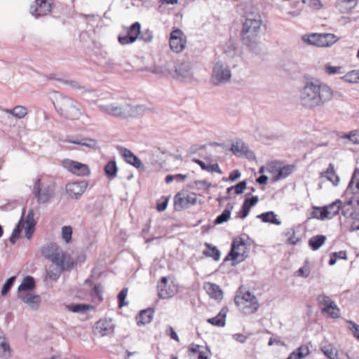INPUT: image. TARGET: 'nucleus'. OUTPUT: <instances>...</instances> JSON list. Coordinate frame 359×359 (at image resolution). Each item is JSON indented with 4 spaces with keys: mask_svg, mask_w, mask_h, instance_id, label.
Returning <instances> with one entry per match:
<instances>
[{
    "mask_svg": "<svg viewBox=\"0 0 359 359\" xmlns=\"http://www.w3.org/2000/svg\"><path fill=\"white\" fill-rule=\"evenodd\" d=\"M294 166L287 165L277 169V174L273 177L274 181H278L287 177L293 171Z\"/></svg>",
    "mask_w": 359,
    "mask_h": 359,
    "instance_id": "32",
    "label": "nucleus"
},
{
    "mask_svg": "<svg viewBox=\"0 0 359 359\" xmlns=\"http://www.w3.org/2000/svg\"><path fill=\"white\" fill-rule=\"evenodd\" d=\"M118 150L128 163L132 165L136 168L142 167L141 161L130 150L123 147H118Z\"/></svg>",
    "mask_w": 359,
    "mask_h": 359,
    "instance_id": "21",
    "label": "nucleus"
},
{
    "mask_svg": "<svg viewBox=\"0 0 359 359\" xmlns=\"http://www.w3.org/2000/svg\"><path fill=\"white\" fill-rule=\"evenodd\" d=\"M311 216L313 218L324 220L328 218L327 210L325 209V206L323 208H315V210L311 213Z\"/></svg>",
    "mask_w": 359,
    "mask_h": 359,
    "instance_id": "47",
    "label": "nucleus"
},
{
    "mask_svg": "<svg viewBox=\"0 0 359 359\" xmlns=\"http://www.w3.org/2000/svg\"><path fill=\"white\" fill-rule=\"evenodd\" d=\"M203 288L211 298L216 300L222 299V290L217 284L212 283H205L204 284Z\"/></svg>",
    "mask_w": 359,
    "mask_h": 359,
    "instance_id": "24",
    "label": "nucleus"
},
{
    "mask_svg": "<svg viewBox=\"0 0 359 359\" xmlns=\"http://www.w3.org/2000/svg\"><path fill=\"white\" fill-rule=\"evenodd\" d=\"M15 280V277L12 276L10 277L6 282L4 284L1 293L2 296H5L7 294V293L10 291L11 287H13L14 282Z\"/></svg>",
    "mask_w": 359,
    "mask_h": 359,
    "instance_id": "52",
    "label": "nucleus"
},
{
    "mask_svg": "<svg viewBox=\"0 0 359 359\" xmlns=\"http://www.w3.org/2000/svg\"><path fill=\"white\" fill-rule=\"evenodd\" d=\"M206 171L210 172H217L219 174H222V171L220 169L219 165L217 163H214L211 165H208V170Z\"/></svg>",
    "mask_w": 359,
    "mask_h": 359,
    "instance_id": "63",
    "label": "nucleus"
},
{
    "mask_svg": "<svg viewBox=\"0 0 359 359\" xmlns=\"http://www.w3.org/2000/svg\"><path fill=\"white\" fill-rule=\"evenodd\" d=\"M326 236L317 235L311 237L309 241V246L313 251L318 250L326 241Z\"/></svg>",
    "mask_w": 359,
    "mask_h": 359,
    "instance_id": "33",
    "label": "nucleus"
},
{
    "mask_svg": "<svg viewBox=\"0 0 359 359\" xmlns=\"http://www.w3.org/2000/svg\"><path fill=\"white\" fill-rule=\"evenodd\" d=\"M104 172L107 177L109 179H114L116 177L118 168L116 163L114 160L109 161L104 166Z\"/></svg>",
    "mask_w": 359,
    "mask_h": 359,
    "instance_id": "37",
    "label": "nucleus"
},
{
    "mask_svg": "<svg viewBox=\"0 0 359 359\" xmlns=\"http://www.w3.org/2000/svg\"><path fill=\"white\" fill-rule=\"evenodd\" d=\"M346 323L348 325V327L353 337L359 340V325L352 320H347Z\"/></svg>",
    "mask_w": 359,
    "mask_h": 359,
    "instance_id": "53",
    "label": "nucleus"
},
{
    "mask_svg": "<svg viewBox=\"0 0 359 359\" xmlns=\"http://www.w3.org/2000/svg\"><path fill=\"white\" fill-rule=\"evenodd\" d=\"M64 167L78 176H86L90 174L88 166L77 161L66 160L64 162Z\"/></svg>",
    "mask_w": 359,
    "mask_h": 359,
    "instance_id": "17",
    "label": "nucleus"
},
{
    "mask_svg": "<svg viewBox=\"0 0 359 359\" xmlns=\"http://www.w3.org/2000/svg\"><path fill=\"white\" fill-rule=\"evenodd\" d=\"M291 233V236L287 238V243L291 245H296L300 241L299 238L295 237V231L294 229H290L287 234Z\"/></svg>",
    "mask_w": 359,
    "mask_h": 359,
    "instance_id": "60",
    "label": "nucleus"
},
{
    "mask_svg": "<svg viewBox=\"0 0 359 359\" xmlns=\"http://www.w3.org/2000/svg\"><path fill=\"white\" fill-rule=\"evenodd\" d=\"M102 292V287L101 285H95L92 291V296L94 298H97L99 301L102 300L101 294Z\"/></svg>",
    "mask_w": 359,
    "mask_h": 359,
    "instance_id": "59",
    "label": "nucleus"
},
{
    "mask_svg": "<svg viewBox=\"0 0 359 359\" xmlns=\"http://www.w3.org/2000/svg\"><path fill=\"white\" fill-rule=\"evenodd\" d=\"M13 117L21 119L24 118L28 113L27 109L22 105H18L13 108Z\"/></svg>",
    "mask_w": 359,
    "mask_h": 359,
    "instance_id": "48",
    "label": "nucleus"
},
{
    "mask_svg": "<svg viewBox=\"0 0 359 359\" xmlns=\"http://www.w3.org/2000/svg\"><path fill=\"white\" fill-rule=\"evenodd\" d=\"M245 243L242 238H240L239 240H234L232 242L231 249L226 259L230 258L237 262H243L247 257L245 251Z\"/></svg>",
    "mask_w": 359,
    "mask_h": 359,
    "instance_id": "12",
    "label": "nucleus"
},
{
    "mask_svg": "<svg viewBox=\"0 0 359 359\" xmlns=\"http://www.w3.org/2000/svg\"><path fill=\"white\" fill-rule=\"evenodd\" d=\"M153 37L152 32L147 29L142 32H140L139 39L146 43H149L153 40Z\"/></svg>",
    "mask_w": 359,
    "mask_h": 359,
    "instance_id": "55",
    "label": "nucleus"
},
{
    "mask_svg": "<svg viewBox=\"0 0 359 359\" xmlns=\"http://www.w3.org/2000/svg\"><path fill=\"white\" fill-rule=\"evenodd\" d=\"M51 0H36L35 4L30 7V13L35 18L48 14L52 9Z\"/></svg>",
    "mask_w": 359,
    "mask_h": 359,
    "instance_id": "14",
    "label": "nucleus"
},
{
    "mask_svg": "<svg viewBox=\"0 0 359 359\" xmlns=\"http://www.w3.org/2000/svg\"><path fill=\"white\" fill-rule=\"evenodd\" d=\"M341 79L347 83H359V69L350 71L343 76Z\"/></svg>",
    "mask_w": 359,
    "mask_h": 359,
    "instance_id": "40",
    "label": "nucleus"
},
{
    "mask_svg": "<svg viewBox=\"0 0 359 359\" xmlns=\"http://www.w3.org/2000/svg\"><path fill=\"white\" fill-rule=\"evenodd\" d=\"M224 53L226 55L230 58H233L236 55H238V49L236 46L235 43L229 41L226 44L224 50Z\"/></svg>",
    "mask_w": 359,
    "mask_h": 359,
    "instance_id": "42",
    "label": "nucleus"
},
{
    "mask_svg": "<svg viewBox=\"0 0 359 359\" xmlns=\"http://www.w3.org/2000/svg\"><path fill=\"white\" fill-rule=\"evenodd\" d=\"M141 25L139 22L133 23L128 29L127 34L131 37V41H135L140 34Z\"/></svg>",
    "mask_w": 359,
    "mask_h": 359,
    "instance_id": "39",
    "label": "nucleus"
},
{
    "mask_svg": "<svg viewBox=\"0 0 359 359\" xmlns=\"http://www.w3.org/2000/svg\"><path fill=\"white\" fill-rule=\"evenodd\" d=\"M177 77L186 81H191L194 78L192 65L190 62H183L175 67Z\"/></svg>",
    "mask_w": 359,
    "mask_h": 359,
    "instance_id": "18",
    "label": "nucleus"
},
{
    "mask_svg": "<svg viewBox=\"0 0 359 359\" xmlns=\"http://www.w3.org/2000/svg\"><path fill=\"white\" fill-rule=\"evenodd\" d=\"M341 137L349 140L353 144H359V130H352Z\"/></svg>",
    "mask_w": 359,
    "mask_h": 359,
    "instance_id": "50",
    "label": "nucleus"
},
{
    "mask_svg": "<svg viewBox=\"0 0 359 359\" xmlns=\"http://www.w3.org/2000/svg\"><path fill=\"white\" fill-rule=\"evenodd\" d=\"M231 78V69L226 63L218 61L213 65L210 77L211 83L219 86L228 83Z\"/></svg>",
    "mask_w": 359,
    "mask_h": 359,
    "instance_id": "7",
    "label": "nucleus"
},
{
    "mask_svg": "<svg viewBox=\"0 0 359 359\" xmlns=\"http://www.w3.org/2000/svg\"><path fill=\"white\" fill-rule=\"evenodd\" d=\"M341 201L339 199H337L335 201L332 202L331 204L325 206V209L327 210L328 218L331 219L336 216L341 208Z\"/></svg>",
    "mask_w": 359,
    "mask_h": 359,
    "instance_id": "38",
    "label": "nucleus"
},
{
    "mask_svg": "<svg viewBox=\"0 0 359 359\" xmlns=\"http://www.w3.org/2000/svg\"><path fill=\"white\" fill-rule=\"evenodd\" d=\"M35 287V280L31 276L25 277L18 288V294L27 293Z\"/></svg>",
    "mask_w": 359,
    "mask_h": 359,
    "instance_id": "28",
    "label": "nucleus"
},
{
    "mask_svg": "<svg viewBox=\"0 0 359 359\" xmlns=\"http://www.w3.org/2000/svg\"><path fill=\"white\" fill-rule=\"evenodd\" d=\"M205 246L208 248V250H205L203 254L206 257H212L215 261L219 260L220 258L219 250L215 246H212L209 243H205Z\"/></svg>",
    "mask_w": 359,
    "mask_h": 359,
    "instance_id": "41",
    "label": "nucleus"
},
{
    "mask_svg": "<svg viewBox=\"0 0 359 359\" xmlns=\"http://www.w3.org/2000/svg\"><path fill=\"white\" fill-rule=\"evenodd\" d=\"M11 348L7 339L0 341V355L8 358L11 356Z\"/></svg>",
    "mask_w": 359,
    "mask_h": 359,
    "instance_id": "44",
    "label": "nucleus"
},
{
    "mask_svg": "<svg viewBox=\"0 0 359 359\" xmlns=\"http://www.w3.org/2000/svg\"><path fill=\"white\" fill-rule=\"evenodd\" d=\"M154 311L151 309L142 310L136 317L137 324L139 326L150 323L154 318Z\"/></svg>",
    "mask_w": 359,
    "mask_h": 359,
    "instance_id": "26",
    "label": "nucleus"
},
{
    "mask_svg": "<svg viewBox=\"0 0 359 359\" xmlns=\"http://www.w3.org/2000/svg\"><path fill=\"white\" fill-rule=\"evenodd\" d=\"M72 229L70 226H64L62 228V238L67 243L72 241Z\"/></svg>",
    "mask_w": 359,
    "mask_h": 359,
    "instance_id": "51",
    "label": "nucleus"
},
{
    "mask_svg": "<svg viewBox=\"0 0 359 359\" xmlns=\"http://www.w3.org/2000/svg\"><path fill=\"white\" fill-rule=\"evenodd\" d=\"M302 3L316 10H320L323 6L320 0H302Z\"/></svg>",
    "mask_w": 359,
    "mask_h": 359,
    "instance_id": "56",
    "label": "nucleus"
},
{
    "mask_svg": "<svg viewBox=\"0 0 359 359\" xmlns=\"http://www.w3.org/2000/svg\"><path fill=\"white\" fill-rule=\"evenodd\" d=\"M25 210L23 209L22 215L19 220L18 224L13 229L11 236L9 238L10 242L14 245L18 238L20 237V235L23 229H25V236L27 240H30L32 238V234L35 230L36 221L34 219V211L32 208H30L28 210L27 215L24 219Z\"/></svg>",
    "mask_w": 359,
    "mask_h": 359,
    "instance_id": "4",
    "label": "nucleus"
},
{
    "mask_svg": "<svg viewBox=\"0 0 359 359\" xmlns=\"http://www.w3.org/2000/svg\"><path fill=\"white\" fill-rule=\"evenodd\" d=\"M317 301L323 313H324L325 311H327L328 309H334L336 303L327 295H319L317 297Z\"/></svg>",
    "mask_w": 359,
    "mask_h": 359,
    "instance_id": "29",
    "label": "nucleus"
},
{
    "mask_svg": "<svg viewBox=\"0 0 359 359\" xmlns=\"http://www.w3.org/2000/svg\"><path fill=\"white\" fill-rule=\"evenodd\" d=\"M228 312L227 308H222L219 313L215 317L208 318V323L217 327H224L225 325V318Z\"/></svg>",
    "mask_w": 359,
    "mask_h": 359,
    "instance_id": "30",
    "label": "nucleus"
},
{
    "mask_svg": "<svg viewBox=\"0 0 359 359\" xmlns=\"http://www.w3.org/2000/svg\"><path fill=\"white\" fill-rule=\"evenodd\" d=\"M48 259L56 264L60 271L70 269L74 264L70 255L63 252L59 246Z\"/></svg>",
    "mask_w": 359,
    "mask_h": 359,
    "instance_id": "10",
    "label": "nucleus"
},
{
    "mask_svg": "<svg viewBox=\"0 0 359 359\" xmlns=\"http://www.w3.org/2000/svg\"><path fill=\"white\" fill-rule=\"evenodd\" d=\"M324 313H327L330 318L334 319L339 318L341 315L340 309H339L336 304L334 309H328L327 311H325Z\"/></svg>",
    "mask_w": 359,
    "mask_h": 359,
    "instance_id": "58",
    "label": "nucleus"
},
{
    "mask_svg": "<svg viewBox=\"0 0 359 359\" xmlns=\"http://www.w3.org/2000/svg\"><path fill=\"white\" fill-rule=\"evenodd\" d=\"M247 183L245 180L239 182L234 187V191L236 194H242L246 189Z\"/></svg>",
    "mask_w": 359,
    "mask_h": 359,
    "instance_id": "61",
    "label": "nucleus"
},
{
    "mask_svg": "<svg viewBox=\"0 0 359 359\" xmlns=\"http://www.w3.org/2000/svg\"><path fill=\"white\" fill-rule=\"evenodd\" d=\"M54 105L57 113L65 118L77 119L81 115L79 104L70 97L61 96Z\"/></svg>",
    "mask_w": 359,
    "mask_h": 359,
    "instance_id": "5",
    "label": "nucleus"
},
{
    "mask_svg": "<svg viewBox=\"0 0 359 359\" xmlns=\"http://www.w3.org/2000/svg\"><path fill=\"white\" fill-rule=\"evenodd\" d=\"M186 44V39L183 32L180 29H174L170 37V47L175 53H180L184 50Z\"/></svg>",
    "mask_w": 359,
    "mask_h": 359,
    "instance_id": "13",
    "label": "nucleus"
},
{
    "mask_svg": "<svg viewBox=\"0 0 359 359\" xmlns=\"http://www.w3.org/2000/svg\"><path fill=\"white\" fill-rule=\"evenodd\" d=\"M93 103L97 106L100 112L124 118L137 116L144 111L143 106H132L123 100L109 104L103 103L102 100H97Z\"/></svg>",
    "mask_w": 359,
    "mask_h": 359,
    "instance_id": "2",
    "label": "nucleus"
},
{
    "mask_svg": "<svg viewBox=\"0 0 359 359\" xmlns=\"http://www.w3.org/2000/svg\"><path fill=\"white\" fill-rule=\"evenodd\" d=\"M95 329L97 334L104 337L114 332V324L111 319H100L95 323Z\"/></svg>",
    "mask_w": 359,
    "mask_h": 359,
    "instance_id": "19",
    "label": "nucleus"
},
{
    "mask_svg": "<svg viewBox=\"0 0 359 359\" xmlns=\"http://www.w3.org/2000/svg\"><path fill=\"white\" fill-rule=\"evenodd\" d=\"M231 151L238 156L250 158L253 156V153L249 150L248 147L241 140H237L231 144Z\"/></svg>",
    "mask_w": 359,
    "mask_h": 359,
    "instance_id": "20",
    "label": "nucleus"
},
{
    "mask_svg": "<svg viewBox=\"0 0 359 359\" xmlns=\"http://www.w3.org/2000/svg\"><path fill=\"white\" fill-rule=\"evenodd\" d=\"M18 297L31 309L34 310L38 309L41 302V297L39 295L27 292L18 294Z\"/></svg>",
    "mask_w": 359,
    "mask_h": 359,
    "instance_id": "22",
    "label": "nucleus"
},
{
    "mask_svg": "<svg viewBox=\"0 0 359 359\" xmlns=\"http://www.w3.org/2000/svg\"><path fill=\"white\" fill-rule=\"evenodd\" d=\"M210 351L207 348L203 347L197 355L198 359H209L208 353Z\"/></svg>",
    "mask_w": 359,
    "mask_h": 359,
    "instance_id": "64",
    "label": "nucleus"
},
{
    "mask_svg": "<svg viewBox=\"0 0 359 359\" xmlns=\"http://www.w3.org/2000/svg\"><path fill=\"white\" fill-rule=\"evenodd\" d=\"M88 186L87 181L82 180L69 183L66 185L67 194L73 199L79 198Z\"/></svg>",
    "mask_w": 359,
    "mask_h": 359,
    "instance_id": "15",
    "label": "nucleus"
},
{
    "mask_svg": "<svg viewBox=\"0 0 359 359\" xmlns=\"http://www.w3.org/2000/svg\"><path fill=\"white\" fill-rule=\"evenodd\" d=\"M294 351L296 353V355L298 358V359L305 358L310 353L309 348L306 346H301L299 348H296Z\"/></svg>",
    "mask_w": 359,
    "mask_h": 359,
    "instance_id": "54",
    "label": "nucleus"
},
{
    "mask_svg": "<svg viewBox=\"0 0 359 359\" xmlns=\"http://www.w3.org/2000/svg\"><path fill=\"white\" fill-rule=\"evenodd\" d=\"M257 217L265 223H271L276 225L281 224V222L276 218V215L273 211L262 213L257 215Z\"/></svg>",
    "mask_w": 359,
    "mask_h": 359,
    "instance_id": "35",
    "label": "nucleus"
},
{
    "mask_svg": "<svg viewBox=\"0 0 359 359\" xmlns=\"http://www.w3.org/2000/svg\"><path fill=\"white\" fill-rule=\"evenodd\" d=\"M302 40L310 45L318 47H328L335 43L339 38L330 33H313L304 35Z\"/></svg>",
    "mask_w": 359,
    "mask_h": 359,
    "instance_id": "8",
    "label": "nucleus"
},
{
    "mask_svg": "<svg viewBox=\"0 0 359 359\" xmlns=\"http://www.w3.org/2000/svg\"><path fill=\"white\" fill-rule=\"evenodd\" d=\"M262 23V17L258 13H250L246 16L241 32V41L243 45L251 49L257 46L259 41Z\"/></svg>",
    "mask_w": 359,
    "mask_h": 359,
    "instance_id": "3",
    "label": "nucleus"
},
{
    "mask_svg": "<svg viewBox=\"0 0 359 359\" xmlns=\"http://www.w3.org/2000/svg\"><path fill=\"white\" fill-rule=\"evenodd\" d=\"M330 94L327 84L312 79L306 81L300 90L299 99L304 107L313 109L327 103Z\"/></svg>",
    "mask_w": 359,
    "mask_h": 359,
    "instance_id": "1",
    "label": "nucleus"
},
{
    "mask_svg": "<svg viewBox=\"0 0 359 359\" xmlns=\"http://www.w3.org/2000/svg\"><path fill=\"white\" fill-rule=\"evenodd\" d=\"M344 194L346 196L359 194V168L354 170Z\"/></svg>",
    "mask_w": 359,
    "mask_h": 359,
    "instance_id": "23",
    "label": "nucleus"
},
{
    "mask_svg": "<svg viewBox=\"0 0 359 359\" xmlns=\"http://www.w3.org/2000/svg\"><path fill=\"white\" fill-rule=\"evenodd\" d=\"M322 176L331 182L334 186L338 185L339 182V177L335 172L334 165L332 163L329 165L326 171L322 173Z\"/></svg>",
    "mask_w": 359,
    "mask_h": 359,
    "instance_id": "31",
    "label": "nucleus"
},
{
    "mask_svg": "<svg viewBox=\"0 0 359 359\" xmlns=\"http://www.w3.org/2000/svg\"><path fill=\"white\" fill-rule=\"evenodd\" d=\"M158 295L160 299H166L173 297L177 293L175 285H168L167 277H162L158 283Z\"/></svg>",
    "mask_w": 359,
    "mask_h": 359,
    "instance_id": "16",
    "label": "nucleus"
},
{
    "mask_svg": "<svg viewBox=\"0 0 359 359\" xmlns=\"http://www.w3.org/2000/svg\"><path fill=\"white\" fill-rule=\"evenodd\" d=\"M197 202L196 195L194 193L182 191L177 193L174 198L175 210H181L188 208L191 205H195Z\"/></svg>",
    "mask_w": 359,
    "mask_h": 359,
    "instance_id": "11",
    "label": "nucleus"
},
{
    "mask_svg": "<svg viewBox=\"0 0 359 359\" xmlns=\"http://www.w3.org/2000/svg\"><path fill=\"white\" fill-rule=\"evenodd\" d=\"M67 142L81 145L82 147H86L88 148L94 149L97 147V141L92 138L86 137H75V138H67L65 140Z\"/></svg>",
    "mask_w": 359,
    "mask_h": 359,
    "instance_id": "27",
    "label": "nucleus"
},
{
    "mask_svg": "<svg viewBox=\"0 0 359 359\" xmlns=\"http://www.w3.org/2000/svg\"><path fill=\"white\" fill-rule=\"evenodd\" d=\"M128 293V289L123 288L118 294V300L119 307H123V306L127 305V302H125Z\"/></svg>",
    "mask_w": 359,
    "mask_h": 359,
    "instance_id": "57",
    "label": "nucleus"
},
{
    "mask_svg": "<svg viewBox=\"0 0 359 359\" xmlns=\"http://www.w3.org/2000/svg\"><path fill=\"white\" fill-rule=\"evenodd\" d=\"M351 204H352V197L351 198H349L344 204H342V203H341L340 210L341 211L342 215L345 217H351L353 216Z\"/></svg>",
    "mask_w": 359,
    "mask_h": 359,
    "instance_id": "45",
    "label": "nucleus"
},
{
    "mask_svg": "<svg viewBox=\"0 0 359 359\" xmlns=\"http://www.w3.org/2000/svg\"><path fill=\"white\" fill-rule=\"evenodd\" d=\"M258 201L259 198L257 196H253L251 198H247L244 201L241 209L238 212V217L241 219H245L248 215L250 208L255 206Z\"/></svg>",
    "mask_w": 359,
    "mask_h": 359,
    "instance_id": "25",
    "label": "nucleus"
},
{
    "mask_svg": "<svg viewBox=\"0 0 359 359\" xmlns=\"http://www.w3.org/2000/svg\"><path fill=\"white\" fill-rule=\"evenodd\" d=\"M325 71L327 74H344L343 68L341 66H332L330 64L325 65Z\"/></svg>",
    "mask_w": 359,
    "mask_h": 359,
    "instance_id": "49",
    "label": "nucleus"
},
{
    "mask_svg": "<svg viewBox=\"0 0 359 359\" xmlns=\"http://www.w3.org/2000/svg\"><path fill=\"white\" fill-rule=\"evenodd\" d=\"M233 208V207L232 205L228 204L226 208L222 212V214H220L215 218L214 221L215 224H222L224 222H226L231 217Z\"/></svg>",
    "mask_w": 359,
    "mask_h": 359,
    "instance_id": "34",
    "label": "nucleus"
},
{
    "mask_svg": "<svg viewBox=\"0 0 359 359\" xmlns=\"http://www.w3.org/2000/svg\"><path fill=\"white\" fill-rule=\"evenodd\" d=\"M57 247L58 245L55 243H48L41 248V254L43 257L48 259L53 255L54 252H56Z\"/></svg>",
    "mask_w": 359,
    "mask_h": 359,
    "instance_id": "43",
    "label": "nucleus"
},
{
    "mask_svg": "<svg viewBox=\"0 0 359 359\" xmlns=\"http://www.w3.org/2000/svg\"><path fill=\"white\" fill-rule=\"evenodd\" d=\"M32 194L40 204L48 203L53 194V189L48 184H42L36 180L32 187Z\"/></svg>",
    "mask_w": 359,
    "mask_h": 359,
    "instance_id": "9",
    "label": "nucleus"
},
{
    "mask_svg": "<svg viewBox=\"0 0 359 359\" xmlns=\"http://www.w3.org/2000/svg\"><path fill=\"white\" fill-rule=\"evenodd\" d=\"M234 302L238 309L246 315L255 313L259 307L257 297L249 291L243 292L240 290L235 297Z\"/></svg>",
    "mask_w": 359,
    "mask_h": 359,
    "instance_id": "6",
    "label": "nucleus"
},
{
    "mask_svg": "<svg viewBox=\"0 0 359 359\" xmlns=\"http://www.w3.org/2000/svg\"><path fill=\"white\" fill-rule=\"evenodd\" d=\"M131 37L127 34L124 36L118 35V41L121 45H128L134 43V41H131Z\"/></svg>",
    "mask_w": 359,
    "mask_h": 359,
    "instance_id": "62",
    "label": "nucleus"
},
{
    "mask_svg": "<svg viewBox=\"0 0 359 359\" xmlns=\"http://www.w3.org/2000/svg\"><path fill=\"white\" fill-rule=\"evenodd\" d=\"M67 308L69 311L74 313H83L90 309H93V306L89 304H77L69 305Z\"/></svg>",
    "mask_w": 359,
    "mask_h": 359,
    "instance_id": "46",
    "label": "nucleus"
},
{
    "mask_svg": "<svg viewBox=\"0 0 359 359\" xmlns=\"http://www.w3.org/2000/svg\"><path fill=\"white\" fill-rule=\"evenodd\" d=\"M320 350L328 359H338V350L332 344L322 346Z\"/></svg>",
    "mask_w": 359,
    "mask_h": 359,
    "instance_id": "36",
    "label": "nucleus"
}]
</instances>
